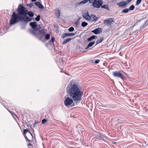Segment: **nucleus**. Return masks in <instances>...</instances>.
Instances as JSON below:
<instances>
[{"mask_svg": "<svg viewBox=\"0 0 148 148\" xmlns=\"http://www.w3.org/2000/svg\"><path fill=\"white\" fill-rule=\"evenodd\" d=\"M67 93L71 98L67 97L64 101V104L66 106L70 105L74 101L76 103H79L82 100L83 92L81 88L77 84H71L66 88Z\"/></svg>", "mask_w": 148, "mask_h": 148, "instance_id": "obj_1", "label": "nucleus"}, {"mask_svg": "<svg viewBox=\"0 0 148 148\" xmlns=\"http://www.w3.org/2000/svg\"><path fill=\"white\" fill-rule=\"evenodd\" d=\"M17 11L18 12V14L23 18V21L25 23H27L32 20L31 18L27 16V12H28V10L21 5L18 6Z\"/></svg>", "mask_w": 148, "mask_h": 148, "instance_id": "obj_2", "label": "nucleus"}, {"mask_svg": "<svg viewBox=\"0 0 148 148\" xmlns=\"http://www.w3.org/2000/svg\"><path fill=\"white\" fill-rule=\"evenodd\" d=\"M23 18L18 14H16L15 12H13L12 15L10 20V24L11 25H13L18 22V21H23Z\"/></svg>", "mask_w": 148, "mask_h": 148, "instance_id": "obj_3", "label": "nucleus"}, {"mask_svg": "<svg viewBox=\"0 0 148 148\" xmlns=\"http://www.w3.org/2000/svg\"><path fill=\"white\" fill-rule=\"evenodd\" d=\"M29 25L32 27V29L29 30L30 33L34 36L36 35L38 32V27L36 22L34 21L30 22Z\"/></svg>", "mask_w": 148, "mask_h": 148, "instance_id": "obj_4", "label": "nucleus"}, {"mask_svg": "<svg viewBox=\"0 0 148 148\" xmlns=\"http://www.w3.org/2000/svg\"><path fill=\"white\" fill-rule=\"evenodd\" d=\"M92 4L94 7L99 8L102 6L103 4V1L101 0H96Z\"/></svg>", "mask_w": 148, "mask_h": 148, "instance_id": "obj_5", "label": "nucleus"}, {"mask_svg": "<svg viewBox=\"0 0 148 148\" xmlns=\"http://www.w3.org/2000/svg\"><path fill=\"white\" fill-rule=\"evenodd\" d=\"M113 75L115 77H117L122 79L124 78V76L123 74L121 73L119 71H115L112 72Z\"/></svg>", "mask_w": 148, "mask_h": 148, "instance_id": "obj_6", "label": "nucleus"}, {"mask_svg": "<svg viewBox=\"0 0 148 148\" xmlns=\"http://www.w3.org/2000/svg\"><path fill=\"white\" fill-rule=\"evenodd\" d=\"M38 32L36 36H37L39 34H40L42 36H43L46 33V32L44 29L42 28H40V27H38Z\"/></svg>", "mask_w": 148, "mask_h": 148, "instance_id": "obj_7", "label": "nucleus"}, {"mask_svg": "<svg viewBox=\"0 0 148 148\" xmlns=\"http://www.w3.org/2000/svg\"><path fill=\"white\" fill-rule=\"evenodd\" d=\"M114 21L113 20L109 19H108L105 20L103 21L104 24L108 25H110Z\"/></svg>", "mask_w": 148, "mask_h": 148, "instance_id": "obj_8", "label": "nucleus"}, {"mask_svg": "<svg viewBox=\"0 0 148 148\" xmlns=\"http://www.w3.org/2000/svg\"><path fill=\"white\" fill-rule=\"evenodd\" d=\"M127 4V2L124 1H121L117 3V4L119 7L122 8H125Z\"/></svg>", "mask_w": 148, "mask_h": 148, "instance_id": "obj_9", "label": "nucleus"}, {"mask_svg": "<svg viewBox=\"0 0 148 148\" xmlns=\"http://www.w3.org/2000/svg\"><path fill=\"white\" fill-rule=\"evenodd\" d=\"M83 16L84 18L88 20H90L91 18V16L89 15L88 12L83 13Z\"/></svg>", "mask_w": 148, "mask_h": 148, "instance_id": "obj_10", "label": "nucleus"}, {"mask_svg": "<svg viewBox=\"0 0 148 148\" xmlns=\"http://www.w3.org/2000/svg\"><path fill=\"white\" fill-rule=\"evenodd\" d=\"M101 29V28H98L92 30V32L95 34H97L100 33Z\"/></svg>", "mask_w": 148, "mask_h": 148, "instance_id": "obj_11", "label": "nucleus"}, {"mask_svg": "<svg viewBox=\"0 0 148 148\" xmlns=\"http://www.w3.org/2000/svg\"><path fill=\"white\" fill-rule=\"evenodd\" d=\"M34 4L40 9H42L44 8L43 6L39 2H36L34 3Z\"/></svg>", "mask_w": 148, "mask_h": 148, "instance_id": "obj_12", "label": "nucleus"}, {"mask_svg": "<svg viewBox=\"0 0 148 148\" xmlns=\"http://www.w3.org/2000/svg\"><path fill=\"white\" fill-rule=\"evenodd\" d=\"M104 38L103 37H101L99 39H98L96 42V44L97 45L101 42L103 40Z\"/></svg>", "mask_w": 148, "mask_h": 148, "instance_id": "obj_13", "label": "nucleus"}, {"mask_svg": "<svg viewBox=\"0 0 148 148\" xmlns=\"http://www.w3.org/2000/svg\"><path fill=\"white\" fill-rule=\"evenodd\" d=\"M95 42H91L89 43L88 44V45L87 47L85 48V49L87 50V49L89 47L92 46L95 43Z\"/></svg>", "mask_w": 148, "mask_h": 148, "instance_id": "obj_14", "label": "nucleus"}, {"mask_svg": "<svg viewBox=\"0 0 148 148\" xmlns=\"http://www.w3.org/2000/svg\"><path fill=\"white\" fill-rule=\"evenodd\" d=\"M60 12L58 9H56L55 10V14L58 18H59L60 16Z\"/></svg>", "mask_w": 148, "mask_h": 148, "instance_id": "obj_15", "label": "nucleus"}, {"mask_svg": "<svg viewBox=\"0 0 148 148\" xmlns=\"http://www.w3.org/2000/svg\"><path fill=\"white\" fill-rule=\"evenodd\" d=\"M96 37H97L95 36H94V35L92 36H91L90 37H89V38H88L87 39V40L88 41H91L92 39H95Z\"/></svg>", "mask_w": 148, "mask_h": 148, "instance_id": "obj_16", "label": "nucleus"}, {"mask_svg": "<svg viewBox=\"0 0 148 148\" xmlns=\"http://www.w3.org/2000/svg\"><path fill=\"white\" fill-rule=\"evenodd\" d=\"M27 15L28 14L29 16L32 17L34 16V13L32 12L28 11L27 12Z\"/></svg>", "mask_w": 148, "mask_h": 148, "instance_id": "obj_17", "label": "nucleus"}, {"mask_svg": "<svg viewBox=\"0 0 148 148\" xmlns=\"http://www.w3.org/2000/svg\"><path fill=\"white\" fill-rule=\"evenodd\" d=\"M29 130H28V129H26L24 130H23L24 134H25L27 132H29V133L30 134V135H31V136L33 137L32 134L30 132H29Z\"/></svg>", "mask_w": 148, "mask_h": 148, "instance_id": "obj_18", "label": "nucleus"}, {"mask_svg": "<svg viewBox=\"0 0 148 148\" xmlns=\"http://www.w3.org/2000/svg\"><path fill=\"white\" fill-rule=\"evenodd\" d=\"M71 40V38H69L67 39L66 40H64L62 44L63 45H65L66 44L67 42H69L70 40Z\"/></svg>", "mask_w": 148, "mask_h": 148, "instance_id": "obj_19", "label": "nucleus"}, {"mask_svg": "<svg viewBox=\"0 0 148 148\" xmlns=\"http://www.w3.org/2000/svg\"><path fill=\"white\" fill-rule=\"evenodd\" d=\"M88 1V0H84L83 1H82L80 2L79 3V5H80L81 4H84L87 3Z\"/></svg>", "mask_w": 148, "mask_h": 148, "instance_id": "obj_20", "label": "nucleus"}, {"mask_svg": "<svg viewBox=\"0 0 148 148\" xmlns=\"http://www.w3.org/2000/svg\"><path fill=\"white\" fill-rule=\"evenodd\" d=\"M101 8L106 9H107L108 10H109L108 8V6L107 5H105L101 6Z\"/></svg>", "mask_w": 148, "mask_h": 148, "instance_id": "obj_21", "label": "nucleus"}, {"mask_svg": "<svg viewBox=\"0 0 148 148\" xmlns=\"http://www.w3.org/2000/svg\"><path fill=\"white\" fill-rule=\"evenodd\" d=\"M0 32L1 33L4 34L6 33L5 29L4 28H3L0 29Z\"/></svg>", "mask_w": 148, "mask_h": 148, "instance_id": "obj_22", "label": "nucleus"}, {"mask_svg": "<svg viewBox=\"0 0 148 148\" xmlns=\"http://www.w3.org/2000/svg\"><path fill=\"white\" fill-rule=\"evenodd\" d=\"M45 39L46 40H48L50 38V35L49 34H47L45 35Z\"/></svg>", "mask_w": 148, "mask_h": 148, "instance_id": "obj_23", "label": "nucleus"}, {"mask_svg": "<svg viewBox=\"0 0 148 148\" xmlns=\"http://www.w3.org/2000/svg\"><path fill=\"white\" fill-rule=\"evenodd\" d=\"M92 17L93 18V20L94 21H97L98 18H97L96 16L95 15H93L92 16Z\"/></svg>", "mask_w": 148, "mask_h": 148, "instance_id": "obj_24", "label": "nucleus"}, {"mask_svg": "<svg viewBox=\"0 0 148 148\" xmlns=\"http://www.w3.org/2000/svg\"><path fill=\"white\" fill-rule=\"evenodd\" d=\"M129 10L127 9H125L121 12V13H126L128 12Z\"/></svg>", "mask_w": 148, "mask_h": 148, "instance_id": "obj_25", "label": "nucleus"}, {"mask_svg": "<svg viewBox=\"0 0 148 148\" xmlns=\"http://www.w3.org/2000/svg\"><path fill=\"white\" fill-rule=\"evenodd\" d=\"M87 25L88 23L85 22H82V25L83 27L86 26Z\"/></svg>", "mask_w": 148, "mask_h": 148, "instance_id": "obj_26", "label": "nucleus"}, {"mask_svg": "<svg viewBox=\"0 0 148 148\" xmlns=\"http://www.w3.org/2000/svg\"><path fill=\"white\" fill-rule=\"evenodd\" d=\"M134 5H132L130 7L129 9H128L129 10H134Z\"/></svg>", "mask_w": 148, "mask_h": 148, "instance_id": "obj_27", "label": "nucleus"}, {"mask_svg": "<svg viewBox=\"0 0 148 148\" xmlns=\"http://www.w3.org/2000/svg\"><path fill=\"white\" fill-rule=\"evenodd\" d=\"M55 40V38L54 37H53L51 38V40L49 41V42L51 43V42H53Z\"/></svg>", "mask_w": 148, "mask_h": 148, "instance_id": "obj_28", "label": "nucleus"}, {"mask_svg": "<svg viewBox=\"0 0 148 148\" xmlns=\"http://www.w3.org/2000/svg\"><path fill=\"white\" fill-rule=\"evenodd\" d=\"M67 36H73L75 35V34L73 33H66Z\"/></svg>", "mask_w": 148, "mask_h": 148, "instance_id": "obj_29", "label": "nucleus"}, {"mask_svg": "<svg viewBox=\"0 0 148 148\" xmlns=\"http://www.w3.org/2000/svg\"><path fill=\"white\" fill-rule=\"evenodd\" d=\"M40 16L39 15H38L36 18L35 20L37 21H40Z\"/></svg>", "mask_w": 148, "mask_h": 148, "instance_id": "obj_30", "label": "nucleus"}, {"mask_svg": "<svg viewBox=\"0 0 148 148\" xmlns=\"http://www.w3.org/2000/svg\"><path fill=\"white\" fill-rule=\"evenodd\" d=\"M98 138L100 140H102L103 139V136L101 135V134H99V135L98 136Z\"/></svg>", "mask_w": 148, "mask_h": 148, "instance_id": "obj_31", "label": "nucleus"}, {"mask_svg": "<svg viewBox=\"0 0 148 148\" xmlns=\"http://www.w3.org/2000/svg\"><path fill=\"white\" fill-rule=\"evenodd\" d=\"M142 0H137L136 5H138L140 4Z\"/></svg>", "mask_w": 148, "mask_h": 148, "instance_id": "obj_32", "label": "nucleus"}, {"mask_svg": "<svg viewBox=\"0 0 148 148\" xmlns=\"http://www.w3.org/2000/svg\"><path fill=\"white\" fill-rule=\"evenodd\" d=\"M74 30V28L73 27H71L69 29V32H72Z\"/></svg>", "mask_w": 148, "mask_h": 148, "instance_id": "obj_33", "label": "nucleus"}, {"mask_svg": "<svg viewBox=\"0 0 148 148\" xmlns=\"http://www.w3.org/2000/svg\"><path fill=\"white\" fill-rule=\"evenodd\" d=\"M33 5H34L32 3H31L30 4H29L28 5L30 8L32 7L33 6Z\"/></svg>", "mask_w": 148, "mask_h": 148, "instance_id": "obj_34", "label": "nucleus"}, {"mask_svg": "<svg viewBox=\"0 0 148 148\" xmlns=\"http://www.w3.org/2000/svg\"><path fill=\"white\" fill-rule=\"evenodd\" d=\"M66 36V33H64V34H63L62 36V38H64L65 37H66V36Z\"/></svg>", "mask_w": 148, "mask_h": 148, "instance_id": "obj_35", "label": "nucleus"}, {"mask_svg": "<svg viewBox=\"0 0 148 148\" xmlns=\"http://www.w3.org/2000/svg\"><path fill=\"white\" fill-rule=\"evenodd\" d=\"M9 111L11 114L13 116H16V114L12 111H10L9 110Z\"/></svg>", "mask_w": 148, "mask_h": 148, "instance_id": "obj_36", "label": "nucleus"}, {"mask_svg": "<svg viewBox=\"0 0 148 148\" xmlns=\"http://www.w3.org/2000/svg\"><path fill=\"white\" fill-rule=\"evenodd\" d=\"M122 119H123L122 118L119 119L117 120L118 122H121V121H123Z\"/></svg>", "mask_w": 148, "mask_h": 148, "instance_id": "obj_37", "label": "nucleus"}, {"mask_svg": "<svg viewBox=\"0 0 148 148\" xmlns=\"http://www.w3.org/2000/svg\"><path fill=\"white\" fill-rule=\"evenodd\" d=\"M47 121L46 119H44L42 120V123H44L46 122Z\"/></svg>", "mask_w": 148, "mask_h": 148, "instance_id": "obj_38", "label": "nucleus"}, {"mask_svg": "<svg viewBox=\"0 0 148 148\" xmlns=\"http://www.w3.org/2000/svg\"><path fill=\"white\" fill-rule=\"evenodd\" d=\"M100 61V60H99L98 59L97 60H95V62L96 64H97Z\"/></svg>", "mask_w": 148, "mask_h": 148, "instance_id": "obj_39", "label": "nucleus"}, {"mask_svg": "<svg viewBox=\"0 0 148 148\" xmlns=\"http://www.w3.org/2000/svg\"><path fill=\"white\" fill-rule=\"evenodd\" d=\"M75 24L77 26H78V23L77 21L75 23Z\"/></svg>", "mask_w": 148, "mask_h": 148, "instance_id": "obj_40", "label": "nucleus"}, {"mask_svg": "<svg viewBox=\"0 0 148 148\" xmlns=\"http://www.w3.org/2000/svg\"><path fill=\"white\" fill-rule=\"evenodd\" d=\"M132 0H127V4L130 2Z\"/></svg>", "mask_w": 148, "mask_h": 148, "instance_id": "obj_41", "label": "nucleus"}, {"mask_svg": "<svg viewBox=\"0 0 148 148\" xmlns=\"http://www.w3.org/2000/svg\"><path fill=\"white\" fill-rule=\"evenodd\" d=\"M36 0H32V2H34L36 1Z\"/></svg>", "mask_w": 148, "mask_h": 148, "instance_id": "obj_42", "label": "nucleus"}, {"mask_svg": "<svg viewBox=\"0 0 148 148\" xmlns=\"http://www.w3.org/2000/svg\"><path fill=\"white\" fill-rule=\"evenodd\" d=\"M24 137H25V138H26L27 136L25 135H24Z\"/></svg>", "mask_w": 148, "mask_h": 148, "instance_id": "obj_43", "label": "nucleus"}, {"mask_svg": "<svg viewBox=\"0 0 148 148\" xmlns=\"http://www.w3.org/2000/svg\"><path fill=\"white\" fill-rule=\"evenodd\" d=\"M27 140L28 141V142H30V140H29V139Z\"/></svg>", "mask_w": 148, "mask_h": 148, "instance_id": "obj_44", "label": "nucleus"}, {"mask_svg": "<svg viewBox=\"0 0 148 148\" xmlns=\"http://www.w3.org/2000/svg\"><path fill=\"white\" fill-rule=\"evenodd\" d=\"M26 140H28V138L27 137H26Z\"/></svg>", "mask_w": 148, "mask_h": 148, "instance_id": "obj_45", "label": "nucleus"}, {"mask_svg": "<svg viewBox=\"0 0 148 148\" xmlns=\"http://www.w3.org/2000/svg\"><path fill=\"white\" fill-rule=\"evenodd\" d=\"M26 140H28V138L27 137H26Z\"/></svg>", "mask_w": 148, "mask_h": 148, "instance_id": "obj_46", "label": "nucleus"}, {"mask_svg": "<svg viewBox=\"0 0 148 148\" xmlns=\"http://www.w3.org/2000/svg\"><path fill=\"white\" fill-rule=\"evenodd\" d=\"M29 145L30 146H32V145L30 143L29 144Z\"/></svg>", "mask_w": 148, "mask_h": 148, "instance_id": "obj_47", "label": "nucleus"}]
</instances>
